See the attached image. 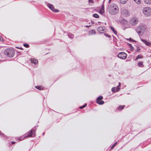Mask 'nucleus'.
I'll return each mask as SVG.
<instances>
[{
  "label": "nucleus",
  "mask_w": 151,
  "mask_h": 151,
  "mask_svg": "<svg viewBox=\"0 0 151 151\" xmlns=\"http://www.w3.org/2000/svg\"><path fill=\"white\" fill-rule=\"evenodd\" d=\"M143 62H141V61L139 62L138 63V66L139 67H141V68L143 67L144 65L143 64Z\"/></svg>",
  "instance_id": "nucleus-15"
},
{
  "label": "nucleus",
  "mask_w": 151,
  "mask_h": 151,
  "mask_svg": "<svg viewBox=\"0 0 151 151\" xmlns=\"http://www.w3.org/2000/svg\"><path fill=\"white\" fill-rule=\"evenodd\" d=\"M4 54L8 57L12 58L14 56L15 52L13 48H8L4 51Z\"/></svg>",
  "instance_id": "nucleus-3"
},
{
  "label": "nucleus",
  "mask_w": 151,
  "mask_h": 151,
  "mask_svg": "<svg viewBox=\"0 0 151 151\" xmlns=\"http://www.w3.org/2000/svg\"><path fill=\"white\" fill-rule=\"evenodd\" d=\"M128 46L132 50H133L134 47L132 46V45L130 44H128Z\"/></svg>",
  "instance_id": "nucleus-27"
},
{
  "label": "nucleus",
  "mask_w": 151,
  "mask_h": 151,
  "mask_svg": "<svg viewBox=\"0 0 151 151\" xmlns=\"http://www.w3.org/2000/svg\"><path fill=\"white\" fill-rule=\"evenodd\" d=\"M127 0H120V3L122 4H125Z\"/></svg>",
  "instance_id": "nucleus-23"
},
{
  "label": "nucleus",
  "mask_w": 151,
  "mask_h": 151,
  "mask_svg": "<svg viewBox=\"0 0 151 151\" xmlns=\"http://www.w3.org/2000/svg\"><path fill=\"white\" fill-rule=\"evenodd\" d=\"M140 50V47H137V48L136 50V52H139Z\"/></svg>",
  "instance_id": "nucleus-30"
},
{
  "label": "nucleus",
  "mask_w": 151,
  "mask_h": 151,
  "mask_svg": "<svg viewBox=\"0 0 151 151\" xmlns=\"http://www.w3.org/2000/svg\"><path fill=\"white\" fill-rule=\"evenodd\" d=\"M0 135L3 136L4 137L6 136L5 135H4V134L2 133V132L1 131H0Z\"/></svg>",
  "instance_id": "nucleus-32"
},
{
  "label": "nucleus",
  "mask_w": 151,
  "mask_h": 151,
  "mask_svg": "<svg viewBox=\"0 0 151 151\" xmlns=\"http://www.w3.org/2000/svg\"><path fill=\"white\" fill-rule=\"evenodd\" d=\"M103 97L102 96H99L97 98L96 101H99L103 99Z\"/></svg>",
  "instance_id": "nucleus-20"
},
{
  "label": "nucleus",
  "mask_w": 151,
  "mask_h": 151,
  "mask_svg": "<svg viewBox=\"0 0 151 151\" xmlns=\"http://www.w3.org/2000/svg\"><path fill=\"white\" fill-rule=\"evenodd\" d=\"M111 29L114 32V33L116 35L117 34V32L114 29V28L112 27H110Z\"/></svg>",
  "instance_id": "nucleus-18"
},
{
  "label": "nucleus",
  "mask_w": 151,
  "mask_h": 151,
  "mask_svg": "<svg viewBox=\"0 0 151 151\" xmlns=\"http://www.w3.org/2000/svg\"><path fill=\"white\" fill-rule=\"evenodd\" d=\"M104 35L105 36H106V37H108L109 38H110L111 37V36L110 35H108L107 34L104 33Z\"/></svg>",
  "instance_id": "nucleus-31"
},
{
  "label": "nucleus",
  "mask_w": 151,
  "mask_h": 151,
  "mask_svg": "<svg viewBox=\"0 0 151 151\" xmlns=\"http://www.w3.org/2000/svg\"><path fill=\"white\" fill-rule=\"evenodd\" d=\"M23 45L25 47L27 48H28L29 47V45L28 44L26 43L24 44Z\"/></svg>",
  "instance_id": "nucleus-28"
},
{
  "label": "nucleus",
  "mask_w": 151,
  "mask_h": 151,
  "mask_svg": "<svg viewBox=\"0 0 151 151\" xmlns=\"http://www.w3.org/2000/svg\"><path fill=\"white\" fill-rule=\"evenodd\" d=\"M129 40L130 41H132L133 42H135V41L131 39V38H130L129 39Z\"/></svg>",
  "instance_id": "nucleus-33"
},
{
  "label": "nucleus",
  "mask_w": 151,
  "mask_h": 151,
  "mask_svg": "<svg viewBox=\"0 0 151 151\" xmlns=\"http://www.w3.org/2000/svg\"><path fill=\"white\" fill-rule=\"evenodd\" d=\"M141 58H142V57L140 55H139L136 57V60H138L139 59Z\"/></svg>",
  "instance_id": "nucleus-26"
},
{
  "label": "nucleus",
  "mask_w": 151,
  "mask_h": 151,
  "mask_svg": "<svg viewBox=\"0 0 151 151\" xmlns=\"http://www.w3.org/2000/svg\"><path fill=\"white\" fill-rule=\"evenodd\" d=\"M121 13L122 15L125 17H127L129 15V13L128 10L125 9H122L121 10Z\"/></svg>",
  "instance_id": "nucleus-8"
},
{
  "label": "nucleus",
  "mask_w": 151,
  "mask_h": 151,
  "mask_svg": "<svg viewBox=\"0 0 151 151\" xmlns=\"http://www.w3.org/2000/svg\"><path fill=\"white\" fill-rule=\"evenodd\" d=\"M146 28V26L143 25L139 26L137 28V32L139 36H142Z\"/></svg>",
  "instance_id": "nucleus-4"
},
{
  "label": "nucleus",
  "mask_w": 151,
  "mask_h": 151,
  "mask_svg": "<svg viewBox=\"0 0 151 151\" xmlns=\"http://www.w3.org/2000/svg\"><path fill=\"white\" fill-rule=\"evenodd\" d=\"M145 3L147 4H151V0H144Z\"/></svg>",
  "instance_id": "nucleus-14"
},
{
  "label": "nucleus",
  "mask_w": 151,
  "mask_h": 151,
  "mask_svg": "<svg viewBox=\"0 0 151 151\" xmlns=\"http://www.w3.org/2000/svg\"><path fill=\"white\" fill-rule=\"evenodd\" d=\"M36 130V127H33L31 130L27 132L24 136L23 138L22 139L21 138H19V139L20 140H22L23 139L27 137H34L35 135V131Z\"/></svg>",
  "instance_id": "nucleus-2"
},
{
  "label": "nucleus",
  "mask_w": 151,
  "mask_h": 151,
  "mask_svg": "<svg viewBox=\"0 0 151 151\" xmlns=\"http://www.w3.org/2000/svg\"><path fill=\"white\" fill-rule=\"evenodd\" d=\"M117 143V142H116L115 143H114V145H113L111 147V149H113L114 148V147H115V145H116V144Z\"/></svg>",
  "instance_id": "nucleus-29"
},
{
  "label": "nucleus",
  "mask_w": 151,
  "mask_h": 151,
  "mask_svg": "<svg viewBox=\"0 0 151 151\" xmlns=\"http://www.w3.org/2000/svg\"><path fill=\"white\" fill-rule=\"evenodd\" d=\"M105 28V27L100 26L97 29V30L99 32L103 33V32L104 31Z\"/></svg>",
  "instance_id": "nucleus-11"
},
{
  "label": "nucleus",
  "mask_w": 151,
  "mask_h": 151,
  "mask_svg": "<svg viewBox=\"0 0 151 151\" xmlns=\"http://www.w3.org/2000/svg\"><path fill=\"white\" fill-rule=\"evenodd\" d=\"M35 87L39 90H42L43 89V87L42 86H35Z\"/></svg>",
  "instance_id": "nucleus-16"
},
{
  "label": "nucleus",
  "mask_w": 151,
  "mask_h": 151,
  "mask_svg": "<svg viewBox=\"0 0 151 151\" xmlns=\"http://www.w3.org/2000/svg\"><path fill=\"white\" fill-rule=\"evenodd\" d=\"M86 106H87V104L86 103H85L83 106H80L79 107V108H80L81 109H83L84 107H85Z\"/></svg>",
  "instance_id": "nucleus-25"
},
{
  "label": "nucleus",
  "mask_w": 151,
  "mask_h": 151,
  "mask_svg": "<svg viewBox=\"0 0 151 151\" xmlns=\"http://www.w3.org/2000/svg\"><path fill=\"white\" fill-rule=\"evenodd\" d=\"M31 63L35 65H37L38 62V60L37 59L32 58L31 60Z\"/></svg>",
  "instance_id": "nucleus-13"
},
{
  "label": "nucleus",
  "mask_w": 151,
  "mask_h": 151,
  "mask_svg": "<svg viewBox=\"0 0 151 151\" xmlns=\"http://www.w3.org/2000/svg\"><path fill=\"white\" fill-rule=\"evenodd\" d=\"M44 134H45V132H44V133H43V134H42V135H44Z\"/></svg>",
  "instance_id": "nucleus-40"
},
{
  "label": "nucleus",
  "mask_w": 151,
  "mask_h": 151,
  "mask_svg": "<svg viewBox=\"0 0 151 151\" xmlns=\"http://www.w3.org/2000/svg\"><path fill=\"white\" fill-rule=\"evenodd\" d=\"M15 142H12V144H14L15 143Z\"/></svg>",
  "instance_id": "nucleus-37"
},
{
  "label": "nucleus",
  "mask_w": 151,
  "mask_h": 151,
  "mask_svg": "<svg viewBox=\"0 0 151 151\" xmlns=\"http://www.w3.org/2000/svg\"><path fill=\"white\" fill-rule=\"evenodd\" d=\"M93 16L94 17L98 18H99V16L97 14H94L93 15Z\"/></svg>",
  "instance_id": "nucleus-22"
},
{
  "label": "nucleus",
  "mask_w": 151,
  "mask_h": 151,
  "mask_svg": "<svg viewBox=\"0 0 151 151\" xmlns=\"http://www.w3.org/2000/svg\"><path fill=\"white\" fill-rule=\"evenodd\" d=\"M118 91H116V89H115V92H117Z\"/></svg>",
  "instance_id": "nucleus-39"
},
{
  "label": "nucleus",
  "mask_w": 151,
  "mask_h": 151,
  "mask_svg": "<svg viewBox=\"0 0 151 151\" xmlns=\"http://www.w3.org/2000/svg\"><path fill=\"white\" fill-rule=\"evenodd\" d=\"M143 12L146 16H149L151 14V8L148 7H144L143 9Z\"/></svg>",
  "instance_id": "nucleus-5"
},
{
  "label": "nucleus",
  "mask_w": 151,
  "mask_h": 151,
  "mask_svg": "<svg viewBox=\"0 0 151 151\" xmlns=\"http://www.w3.org/2000/svg\"><path fill=\"white\" fill-rule=\"evenodd\" d=\"M121 86V83L119 82V85L116 87H113L111 89V91L113 92H115V89H116V91H119L120 89V88L119 87Z\"/></svg>",
  "instance_id": "nucleus-9"
},
{
  "label": "nucleus",
  "mask_w": 151,
  "mask_h": 151,
  "mask_svg": "<svg viewBox=\"0 0 151 151\" xmlns=\"http://www.w3.org/2000/svg\"><path fill=\"white\" fill-rule=\"evenodd\" d=\"M89 33L91 35L95 34L96 32L94 29H92L89 31Z\"/></svg>",
  "instance_id": "nucleus-21"
},
{
  "label": "nucleus",
  "mask_w": 151,
  "mask_h": 151,
  "mask_svg": "<svg viewBox=\"0 0 151 151\" xmlns=\"http://www.w3.org/2000/svg\"><path fill=\"white\" fill-rule=\"evenodd\" d=\"M47 6L52 11L55 12H59V11L57 9H55V8L53 6V5L50 4H48L47 5Z\"/></svg>",
  "instance_id": "nucleus-7"
},
{
  "label": "nucleus",
  "mask_w": 151,
  "mask_h": 151,
  "mask_svg": "<svg viewBox=\"0 0 151 151\" xmlns=\"http://www.w3.org/2000/svg\"><path fill=\"white\" fill-rule=\"evenodd\" d=\"M0 40L1 41H4V39L2 38L1 37H0Z\"/></svg>",
  "instance_id": "nucleus-34"
},
{
  "label": "nucleus",
  "mask_w": 151,
  "mask_h": 151,
  "mask_svg": "<svg viewBox=\"0 0 151 151\" xmlns=\"http://www.w3.org/2000/svg\"><path fill=\"white\" fill-rule=\"evenodd\" d=\"M124 107V106H119L118 107V109L119 110H121Z\"/></svg>",
  "instance_id": "nucleus-24"
},
{
  "label": "nucleus",
  "mask_w": 151,
  "mask_h": 151,
  "mask_svg": "<svg viewBox=\"0 0 151 151\" xmlns=\"http://www.w3.org/2000/svg\"><path fill=\"white\" fill-rule=\"evenodd\" d=\"M138 22V20L137 18H133L131 20V23L132 25L136 24Z\"/></svg>",
  "instance_id": "nucleus-10"
},
{
  "label": "nucleus",
  "mask_w": 151,
  "mask_h": 151,
  "mask_svg": "<svg viewBox=\"0 0 151 151\" xmlns=\"http://www.w3.org/2000/svg\"><path fill=\"white\" fill-rule=\"evenodd\" d=\"M88 2L89 3H93V0H88Z\"/></svg>",
  "instance_id": "nucleus-35"
},
{
  "label": "nucleus",
  "mask_w": 151,
  "mask_h": 151,
  "mask_svg": "<svg viewBox=\"0 0 151 151\" xmlns=\"http://www.w3.org/2000/svg\"><path fill=\"white\" fill-rule=\"evenodd\" d=\"M68 37L71 39H73L74 37V35L73 34H72L71 33H69L68 34Z\"/></svg>",
  "instance_id": "nucleus-19"
},
{
  "label": "nucleus",
  "mask_w": 151,
  "mask_h": 151,
  "mask_svg": "<svg viewBox=\"0 0 151 151\" xmlns=\"http://www.w3.org/2000/svg\"><path fill=\"white\" fill-rule=\"evenodd\" d=\"M118 57L121 59H125L127 58V55L124 52H121L118 55Z\"/></svg>",
  "instance_id": "nucleus-6"
},
{
  "label": "nucleus",
  "mask_w": 151,
  "mask_h": 151,
  "mask_svg": "<svg viewBox=\"0 0 151 151\" xmlns=\"http://www.w3.org/2000/svg\"><path fill=\"white\" fill-rule=\"evenodd\" d=\"M111 0H109V3H110Z\"/></svg>",
  "instance_id": "nucleus-38"
},
{
  "label": "nucleus",
  "mask_w": 151,
  "mask_h": 151,
  "mask_svg": "<svg viewBox=\"0 0 151 151\" xmlns=\"http://www.w3.org/2000/svg\"><path fill=\"white\" fill-rule=\"evenodd\" d=\"M141 40L147 46H150L151 45V42L143 39H141Z\"/></svg>",
  "instance_id": "nucleus-12"
},
{
  "label": "nucleus",
  "mask_w": 151,
  "mask_h": 151,
  "mask_svg": "<svg viewBox=\"0 0 151 151\" xmlns=\"http://www.w3.org/2000/svg\"><path fill=\"white\" fill-rule=\"evenodd\" d=\"M91 26V25H86L85 26V27H89Z\"/></svg>",
  "instance_id": "nucleus-36"
},
{
  "label": "nucleus",
  "mask_w": 151,
  "mask_h": 151,
  "mask_svg": "<svg viewBox=\"0 0 151 151\" xmlns=\"http://www.w3.org/2000/svg\"><path fill=\"white\" fill-rule=\"evenodd\" d=\"M109 13L111 14L115 15L119 12V8L115 4H112L108 6Z\"/></svg>",
  "instance_id": "nucleus-1"
},
{
  "label": "nucleus",
  "mask_w": 151,
  "mask_h": 151,
  "mask_svg": "<svg viewBox=\"0 0 151 151\" xmlns=\"http://www.w3.org/2000/svg\"><path fill=\"white\" fill-rule=\"evenodd\" d=\"M96 103L100 105L103 104L104 103V101L102 100L99 101H96Z\"/></svg>",
  "instance_id": "nucleus-17"
}]
</instances>
